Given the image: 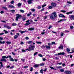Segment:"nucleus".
<instances>
[{
	"mask_svg": "<svg viewBox=\"0 0 74 74\" xmlns=\"http://www.w3.org/2000/svg\"><path fill=\"white\" fill-rule=\"evenodd\" d=\"M35 48V46L34 45H30L29 46L28 49H26V51H31L33 50Z\"/></svg>",
	"mask_w": 74,
	"mask_h": 74,
	"instance_id": "nucleus-1",
	"label": "nucleus"
},
{
	"mask_svg": "<svg viewBox=\"0 0 74 74\" xmlns=\"http://www.w3.org/2000/svg\"><path fill=\"white\" fill-rule=\"evenodd\" d=\"M53 15L50 16V18L51 19H54V18H56L57 15H56V13L55 12H54L52 13Z\"/></svg>",
	"mask_w": 74,
	"mask_h": 74,
	"instance_id": "nucleus-2",
	"label": "nucleus"
},
{
	"mask_svg": "<svg viewBox=\"0 0 74 74\" xmlns=\"http://www.w3.org/2000/svg\"><path fill=\"white\" fill-rule=\"evenodd\" d=\"M2 59L1 60V62H7V60L5 59L6 58V56H2Z\"/></svg>",
	"mask_w": 74,
	"mask_h": 74,
	"instance_id": "nucleus-3",
	"label": "nucleus"
},
{
	"mask_svg": "<svg viewBox=\"0 0 74 74\" xmlns=\"http://www.w3.org/2000/svg\"><path fill=\"white\" fill-rule=\"evenodd\" d=\"M16 16H17L16 17V21H18V19L20 17H21V15H20L19 14H16Z\"/></svg>",
	"mask_w": 74,
	"mask_h": 74,
	"instance_id": "nucleus-4",
	"label": "nucleus"
},
{
	"mask_svg": "<svg viewBox=\"0 0 74 74\" xmlns=\"http://www.w3.org/2000/svg\"><path fill=\"white\" fill-rule=\"evenodd\" d=\"M51 5L52 7H55L56 6L57 4L55 3L52 2L51 3Z\"/></svg>",
	"mask_w": 74,
	"mask_h": 74,
	"instance_id": "nucleus-5",
	"label": "nucleus"
},
{
	"mask_svg": "<svg viewBox=\"0 0 74 74\" xmlns=\"http://www.w3.org/2000/svg\"><path fill=\"white\" fill-rule=\"evenodd\" d=\"M64 73L66 74H71V72L68 71H64Z\"/></svg>",
	"mask_w": 74,
	"mask_h": 74,
	"instance_id": "nucleus-6",
	"label": "nucleus"
},
{
	"mask_svg": "<svg viewBox=\"0 0 74 74\" xmlns=\"http://www.w3.org/2000/svg\"><path fill=\"white\" fill-rule=\"evenodd\" d=\"M9 58H10V61H12V62H14V60L12 58H11V56H9Z\"/></svg>",
	"mask_w": 74,
	"mask_h": 74,
	"instance_id": "nucleus-7",
	"label": "nucleus"
},
{
	"mask_svg": "<svg viewBox=\"0 0 74 74\" xmlns=\"http://www.w3.org/2000/svg\"><path fill=\"white\" fill-rule=\"evenodd\" d=\"M59 49H63V45H60L58 48Z\"/></svg>",
	"mask_w": 74,
	"mask_h": 74,
	"instance_id": "nucleus-8",
	"label": "nucleus"
},
{
	"mask_svg": "<svg viewBox=\"0 0 74 74\" xmlns=\"http://www.w3.org/2000/svg\"><path fill=\"white\" fill-rule=\"evenodd\" d=\"M19 32H20L22 34H23V33H25V32H27V31H26V30H25V31H20Z\"/></svg>",
	"mask_w": 74,
	"mask_h": 74,
	"instance_id": "nucleus-9",
	"label": "nucleus"
},
{
	"mask_svg": "<svg viewBox=\"0 0 74 74\" xmlns=\"http://www.w3.org/2000/svg\"><path fill=\"white\" fill-rule=\"evenodd\" d=\"M32 1H33V0H29L28 1L27 3L28 4H30L32 3Z\"/></svg>",
	"mask_w": 74,
	"mask_h": 74,
	"instance_id": "nucleus-10",
	"label": "nucleus"
},
{
	"mask_svg": "<svg viewBox=\"0 0 74 74\" xmlns=\"http://www.w3.org/2000/svg\"><path fill=\"white\" fill-rule=\"evenodd\" d=\"M59 17H63V18H65V17H66L65 16L63 15V14H61L59 15Z\"/></svg>",
	"mask_w": 74,
	"mask_h": 74,
	"instance_id": "nucleus-11",
	"label": "nucleus"
},
{
	"mask_svg": "<svg viewBox=\"0 0 74 74\" xmlns=\"http://www.w3.org/2000/svg\"><path fill=\"white\" fill-rule=\"evenodd\" d=\"M8 8H15V7L13 5H9L8 7Z\"/></svg>",
	"mask_w": 74,
	"mask_h": 74,
	"instance_id": "nucleus-12",
	"label": "nucleus"
},
{
	"mask_svg": "<svg viewBox=\"0 0 74 74\" xmlns=\"http://www.w3.org/2000/svg\"><path fill=\"white\" fill-rule=\"evenodd\" d=\"M64 54H65L64 52H62V53H58V54L59 55H64Z\"/></svg>",
	"mask_w": 74,
	"mask_h": 74,
	"instance_id": "nucleus-13",
	"label": "nucleus"
},
{
	"mask_svg": "<svg viewBox=\"0 0 74 74\" xmlns=\"http://www.w3.org/2000/svg\"><path fill=\"white\" fill-rule=\"evenodd\" d=\"M21 5H22V4L21 3H19L18 4V5H17L18 7L19 8H21Z\"/></svg>",
	"mask_w": 74,
	"mask_h": 74,
	"instance_id": "nucleus-14",
	"label": "nucleus"
},
{
	"mask_svg": "<svg viewBox=\"0 0 74 74\" xmlns=\"http://www.w3.org/2000/svg\"><path fill=\"white\" fill-rule=\"evenodd\" d=\"M34 30V28H29L28 29V30H29L30 31Z\"/></svg>",
	"mask_w": 74,
	"mask_h": 74,
	"instance_id": "nucleus-15",
	"label": "nucleus"
},
{
	"mask_svg": "<svg viewBox=\"0 0 74 74\" xmlns=\"http://www.w3.org/2000/svg\"><path fill=\"white\" fill-rule=\"evenodd\" d=\"M71 20L73 19L74 20V16H71L70 18Z\"/></svg>",
	"mask_w": 74,
	"mask_h": 74,
	"instance_id": "nucleus-16",
	"label": "nucleus"
},
{
	"mask_svg": "<svg viewBox=\"0 0 74 74\" xmlns=\"http://www.w3.org/2000/svg\"><path fill=\"white\" fill-rule=\"evenodd\" d=\"M46 48L47 49H50L51 48V46L46 45Z\"/></svg>",
	"mask_w": 74,
	"mask_h": 74,
	"instance_id": "nucleus-17",
	"label": "nucleus"
},
{
	"mask_svg": "<svg viewBox=\"0 0 74 74\" xmlns=\"http://www.w3.org/2000/svg\"><path fill=\"white\" fill-rule=\"evenodd\" d=\"M18 36L16 35H15L14 37V39H16V38H18Z\"/></svg>",
	"mask_w": 74,
	"mask_h": 74,
	"instance_id": "nucleus-18",
	"label": "nucleus"
},
{
	"mask_svg": "<svg viewBox=\"0 0 74 74\" xmlns=\"http://www.w3.org/2000/svg\"><path fill=\"white\" fill-rule=\"evenodd\" d=\"M0 63L1 64L0 67L1 68V67H3V63L1 62H0Z\"/></svg>",
	"mask_w": 74,
	"mask_h": 74,
	"instance_id": "nucleus-19",
	"label": "nucleus"
},
{
	"mask_svg": "<svg viewBox=\"0 0 74 74\" xmlns=\"http://www.w3.org/2000/svg\"><path fill=\"white\" fill-rule=\"evenodd\" d=\"M66 21V20L64 19H62L60 20V21H58V23H59L60 22H62V21Z\"/></svg>",
	"mask_w": 74,
	"mask_h": 74,
	"instance_id": "nucleus-20",
	"label": "nucleus"
},
{
	"mask_svg": "<svg viewBox=\"0 0 74 74\" xmlns=\"http://www.w3.org/2000/svg\"><path fill=\"white\" fill-rule=\"evenodd\" d=\"M73 11H71L69 12L66 13V14L67 15H69V14H72V13H73Z\"/></svg>",
	"mask_w": 74,
	"mask_h": 74,
	"instance_id": "nucleus-21",
	"label": "nucleus"
},
{
	"mask_svg": "<svg viewBox=\"0 0 74 74\" xmlns=\"http://www.w3.org/2000/svg\"><path fill=\"white\" fill-rule=\"evenodd\" d=\"M27 43H28V44H32V41H28L27 42Z\"/></svg>",
	"mask_w": 74,
	"mask_h": 74,
	"instance_id": "nucleus-22",
	"label": "nucleus"
},
{
	"mask_svg": "<svg viewBox=\"0 0 74 74\" xmlns=\"http://www.w3.org/2000/svg\"><path fill=\"white\" fill-rule=\"evenodd\" d=\"M15 10H10V12H12V14H14L15 13Z\"/></svg>",
	"mask_w": 74,
	"mask_h": 74,
	"instance_id": "nucleus-23",
	"label": "nucleus"
},
{
	"mask_svg": "<svg viewBox=\"0 0 74 74\" xmlns=\"http://www.w3.org/2000/svg\"><path fill=\"white\" fill-rule=\"evenodd\" d=\"M66 50H67V52H68V53H69V52H70V49H69L68 48H67L66 49Z\"/></svg>",
	"mask_w": 74,
	"mask_h": 74,
	"instance_id": "nucleus-24",
	"label": "nucleus"
},
{
	"mask_svg": "<svg viewBox=\"0 0 74 74\" xmlns=\"http://www.w3.org/2000/svg\"><path fill=\"white\" fill-rule=\"evenodd\" d=\"M60 72H61V73H63V72H64V70L63 69H61L60 70Z\"/></svg>",
	"mask_w": 74,
	"mask_h": 74,
	"instance_id": "nucleus-25",
	"label": "nucleus"
},
{
	"mask_svg": "<svg viewBox=\"0 0 74 74\" xmlns=\"http://www.w3.org/2000/svg\"><path fill=\"white\" fill-rule=\"evenodd\" d=\"M4 43H5V42L4 41H3L2 42L0 40V44H4Z\"/></svg>",
	"mask_w": 74,
	"mask_h": 74,
	"instance_id": "nucleus-26",
	"label": "nucleus"
},
{
	"mask_svg": "<svg viewBox=\"0 0 74 74\" xmlns=\"http://www.w3.org/2000/svg\"><path fill=\"white\" fill-rule=\"evenodd\" d=\"M31 14H32V12H29V14L28 13V14H27V16H30V15H31Z\"/></svg>",
	"mask_w": 74,
	"mask_h": 74,
	"instance_id": "nucleus-27",
	"label": "nucleus"
},
{
	"mask_svg": "<svg viewBox=\"0 0 74 74\" xmlns=\"http://www.w3.org/2000/svg\"><path fill=\"white\" fill-rule=\"evenodd\" d=\"M8 29H11V27L10 26H7V28Z\"/></svg>",
	"mask_w": 74,
	"mask_h": 74,
	"instance_id": "nucleus-28",
	"label": "nucleus"
},
{
	"mask_svg": "<svg viewBox=\"0 0 74 74\" xmlns=\"http://www.w3.org/2000/svg\"><path fill=\"white\" fill-rule=\"evenodd\" d=\"M39 65V64H36L34 66V67H38Z\"/></svg>",
	"mask_w": 74,
	"mask_h": 74,
	"instance_id": "nucleus-29",
	"label": "nucleus"
},
{
	"mask_svg": "<svg viewBox=\"0 0 74 74\" xmlns=\"http://www.w3.org/2000/svg\"><path fill=\"white\" fill-rule=\"evenodd\" d=\"M50 68V69H52V70H56V69H54V68H53V67H52V66H50L49 67Z\"/></svg>",
	"mask_w": 74,
	"mask_h": 74,
	"instance_id": "nucleus-30",
	"label": "nucleus"
},
{
	"mask_svg": "<svg viewBox=\"0 0 74 74\" xmlns=\"http://www.w3.org/2000/svg\"><path fill=\"white\" fill-rule=\"evenodd\" d=\"M43 70L42 69H41L40 71V73H41L42 74H43Z\"/></svg>",
	"mask_w": 74,
	"mask_h": 74,
	"instance_id": "nucleus-31",
	"label": "nucleus"
},
{
	"mask_svg": "<svg viewBox=\"0 0 74 74\" xmlns=\"http://www.w3.org/2000/svg\"><path fill=\"white\" fill-rule=\"evenodd\" d=\"M48 8H49V9H52V6H49L48 7Z\"/></svg>",
	"mask_w": 74,
	"mask_h": 74,
	"instance_id": "nucleus-32",
	"label": "nucleus"
},
{
	"mask_svg": "<svg viewBox=\"0 0 74 74\" xmlns=\"http://www.w3.org/2000/svg\"><path fill=\"white\" fill-rule=\"evenodd\" d=\"M12 26H16V24L15 23H13L12 24Z\"/></svg>",
	"mask_w": 74,
	"mask_h": 74,
	"instance_id": "nucleus-33",
	"label": "nucleus"
},
{
	"mask_svg": "<svg viewBox=\"0 0 74 74\" xmlns=\"http://www.w3.org/2000/svg\"><path fill=\"white\" fill-rule=\"evenodd\" d=\"M44 64L43 63H42L40 64V66H44Z\"/></svg>",
	"mask_w": 74,
	"mask_h": 74,
	"instance_id": "nucleus-34",
	"label": "nucleus"
},
{
	"mask_svg": "<svg viewBox=\"0 0 74 74\" xmlns=\"http://www.w3.org/2000/svg\"><path fill=\"white\" fill-rule=\"evenodd\" d=\"M22 19L23 20V21H25L26 20V18L23 17L22 18Z\"/></svg>",
	"mask_w": 74,
	"mask_h": 74,
	"instance_id": "nucleus-35",
	"label": "nucleus"
},
{
	"mask_svg": "<svg viewBox=\"0 0 74 74\" xmlns=\"http://www.w3.org/2000/svg\"><path fill=\"white\" fill-rule=\"evenodd\" d=\"M2 8L6 10H7V7H3Z\"/></svg>",
	"mask_w": 74,
	"mask_h": 74,
	"instance_id": "nucleus-36",
	"label": "nucleus"
},
{
	"mask_svg": "<svg viewBox=\"0 0 74 74\" xmlns=\"http://www.w3.org/2000/svg\"><path fill=\"white\" fill-rule=\"evenodd\" d=\"M31 11H32L33 12H34L35 11V9H32L30 10Z\"/></svg>",
	"mask_w": 74,
	"mask_h": 74,
	"instance_id": "nucleus-37",
	"label": "nucleus"
},
{
	"mask_svg": "<svg viewBox=\"0 0 74 74\" xmlns=\"http://www.w3.org/2000/svg\"><path fill=\"white\" fill-rule=\"evenodd\" d=\"M20 12H22V13H24V12H25V11H24V10H20Z\"/></svg>",
	"mask_w": 74,
	"mask_h": 74,
	"instance_id": "nucleus-38",
	"label": "nucleus"
},
{
	"mask_svg": "<svg viewBox=\"0 0 74 74\" xmlns=\"http://www.w3.org/2000/svg\"><path fill=\"white\" fill-rule=\"evenodd\" d=\"M3 32H5V34H7V33H8V31L5 30H4Z\"/></svg>",
	"mask_w": 74,
	"mask_h": 74,
	"instance_id": "nucleus-39",
	"label": "nucleus"
},
{
	"mask_svg": "<svg viewBox=\"0 0 74 74\" xmlns=\"http://www.w3.org/2000/svg\"><path fill=\"white\" fill-rule=\"evenodd\" d=\"M24 25H25V26H29V24L27 23H26L24 24Z\"/></svg>",
	"mask_w": 74,
	"mask_h": 74,
	"instance_id": "nucleus-40",
	"label": "nucleus"
},
{
	"mask_svg": "<svg viewBox=\"0 0 74 74\" xmlns=\"http://www.w3.org/2000/svg\"><path fill=\"white\" fill-rule=\"evenodd\" d=\"M61 12H63V13H65V12H66V11L65 10H61Z\"/></svg>",
	"mask_w": 74,
	"mask_h": 74,
	"instance_id": "nucleus-41",
	"label": "nucleus"
},
{
	"mask_svg": "<svg viewBox=\"0 0 74 74\" xmlns=\"http://www.w3.org/2000/svg\"><path fill=\"white\" fill-rule=\"evenodd\" d=\"M56 43L55 42H51V45H52L53 44H56Z\"/></svg>",
	"mask_w": 74,
	"mask_h": 74,
	"instance_id": "nucleus-42",
	"label": "nucleus"
},
{
	"mask_svg": "<svg viewBox=\"0 0 74 74\" xmlns=\"http://www.w3.org/2000/svg\"><path fill=\"white\" fill-rule=\"evenodd\" d=\"M37 53H38V52H36V53H34V56H36V55H37Z\"/></svg>",
	"mask_w": 74,
	"mask_h": 74,
	"instance_id": "nucleus-43",
	"label": "nucleus"
},
{
	"mask_svg": "<svg viewBox=\"0 0 74 74\" xmlns=\"http://www.w3.org/2000/svg\"><path fill=\"white\" fill-rule=\"evenodd\" d=\"M55 58L56 59V60H59V58L58 57H55Z\"/></svg>",
	"mask_w": 74,
	"mask_h": 74,
	"instance_id": "nucleus-44",
	"label": "nucleus"
},
{
	"mask_svg": "<svg viewBox=\"0 0 74 74\" xmlns=\"http://www.w3.org/2000/svg\"><path fill=\"white\" fill-rule=\"evenodd\" d=\"M41 8V7L40 6H39L37 7V8L38 9H40Z\"/></svg>",
	"mask_w": 74,
	"mask_h": 74,
	"instance_id": "nucleus-45",
	"label": "nucleus"
},
{
	"mask_svg": "<svg viewBox=\"0 0 74 74\" xmlns=\"http://www.w3.org/2000/svg\"><path fill=\"white\" fill-rule=\"evenodd\" d=\"M6 43L7 44H10L11 43V42H6Z\"/></svg>",
	"mask_w": 74,
	"mask_h": 74,
	"instance_id": "nucleus-46",
	"label": "nucleus"
},
{
	"mask_svg": "<svg viewBox=\"0 0 74 74\" xmlns=\"http://www.w3.org/2000/svg\"><path fill=\"white\" fill-rule=\"evenodd\" d=\"M33 67H31L30 69V71H33Z\"/></svg>",
	"mask_w": 74,
	"mask_h": 74,
	"instance_id": "nucleus-47",
	"label": "nucleus"
},
{
	"mask_svg": "<svg viewBox=\"0 0 74 74\" xmlns=\"http://www.w3.org/2000/svg\"><path fill=\"white\" fill-rule=\"evenodd\" d=\"M14 0H12L11 1V2H10V3L12 4H14Z\"/></svg>",
	"mask_w": 74,
	"mask_h": 74,
	"instance_id": "nucleus-48",
	"label": "nucleus"
},
{
	"mask_svg": "<svg viewBox=\"0 0 74 74\" xmlns=\"http://www.w3.org/2000/svg\"><path fill=\"white\" fill-rule=\"evenodd\" d=\"M36 42L37 44H41V42H38L37 41H36Z\"/></svg>",
	"mask_w": 74,
	"mask_h": 74,
	"instance_id": "nucleus-49",
	"label": "nucleus"
},
{
	"mask_svg": "<svg viewBox=\"0 0 74 74\" xmlns=\"http://www.w3.org/2000/svg\"><path fill=\"white\" fill-rule=\"evenodd\" d=\"M70 27L71 29H73L74 28V27L73 26H70Z\"/></svg>",
	"mask_w": 74,
	"mask_h": 74,
	"instance_id": "nucleus-50",
	"label": "nucleus"
},
{
	"mask_svg": "<svg viewBox=\"0 0 74 74\" xmlns=\"http://www.w3.org/2000/svg\"><path fill=\"white\" fill-rule=\"evenodd\" d=\"M45 6H46V4L42 5V8H44V7H45Z\"/></svg>",
	"mask_w": 74,
	"mask_h": 74,
	"instance_id": "nucleus-51",
	"label": "nucleus"
},
{
	"mask_svg": "<svg viewBox=\"0 0 74 74\" xmlns=\"http://www.w3.org/2000/svg\"><path fill=\"white\" fill-rule=\"evenodd\" d=\"M46 60V59L45 58H42L43 61H44V62H45V60Z\"/></svg>",
	"mask_w": 74,
	"mask_h": 74,
	"instance_id": "nucleus-52",
	"label": "nucleus"
},
{
	"mask_svg": "<svg viewBox=\"0 0 74 74\" xmlns=\"http://www.w3.org/2000/svg\"><path fill=\"white\" fill-rule=\"evenodd\" d=\"M67 3H68V4H71V2L70 1H67Z\"/></svg>",
	"mask_w": 74,
	"mask_h": 74,
	"instance_id": "nucleus-53",
	"label": "nucleus"
},
{
	"mask_svg": "<svg viewBox=\"0 0 74 74\" xmlns=\"http://www.w3.org/2000/svg\"><path fill=\"white\" fill-rule=\"evenodd\" d=\"M38 56H40V57H42V56H42V54H39V55H38Z\"/></svg>",
	"mask_w": 74,
	"mask_h": 74,
	"instance_id": "nucleus-54",
	"label": "nucleus"
},
{
	"mask_svg": "<svg viewBox=\"0 0 74 74\" xmlns=\"http://www.w3.org/2000/svg\"><path fill=\"white\" fill-rule=\"evenodd\" d=\"M47 69L46 68L44 70H43V71L44 72H45L46 71H47Z\"/></svg>",
	"mask_w": 74,
	"mask_h": 74,
	"instance_id": "nucleus-55",
	"label": "nucleus"
},
{
	"mask_svg": "<svg viewBox=\"0 0 74 74\" xmlns=\"http://www.w3.org/2000/svg\"><path fill=\"white\" fill-rule=\"evenodd\" d=\"M28 67V66H25L24 67V69H26V68H27Z\"/></svg>",
	"mask_w": 74,
	"mask_h": 74,
	"instance_id": "nucleus-56",
	"label": "nucleus"
},
{
	"mask_svg": "<svg viewBox=\"0 0 74 74\" xmlns=\"http://www.w3.org/2000/svg\"><path fill=\"white\" fill-rule=\"evenodd\" d=\"M0 13H1V14H3V13H4V11L3 10H2V11H1Z\"/></svg>",
	"mask_w": 74,
	"mask_h": 74,
	"instance_id": "nucleus-57",
	"label": "nucleus"
},
{
	"mask_svg": "<svg viewBox=\"0 0 74 74\" xmlns=\"http://www.w3.org/2000/svg\"><path fill=\"white\" fill-rule=\"evenodd\" d=\"M44 8H43L40 10V11H41V12H42V11H44Z\"/></svg>",
	"mask_w": 74,
	"mask_h": 74,
	"instance_id": "nucleus-58",
	"label": "nucleus"
},
{
	"mask_svg": "<svg viewBox=\"0 0 74 74\" xmlns=\"http://www.w3.org/2000/svg\"><path fill=\"white\" fill-rule=\"evenodd\" d=\"M63 34H64L63 33L61 34L60 35L61 37H63Z\"/></svg>",
	"mask_w": 74,
	"mask_h": 74,
	"instance_id": "nucleus-59",
	"label": "nucleus"
},
{
	"mask_svg": "<svg viewBox=\"0 0 74 74\" xmlns=\"http://www.w3.org/2000/svg\"><path fill=\"white\" fill-rule=\"evenodd\" d=\"M12 55H14V56L15 55V54L13 52H12Z\"/></svg>",
	"mask_w": 74,
	"mask_h": 74,
	"instance_id": "nucleus-60",
	"label": "nucleus"
},
{
	"mask_svg": "<svg viewBox=\"0 0 74 74\" xmlns=\"http://www.w3.org/2000/svg\"><path fill=\"white\" fill-rule=\"evenodd\" d=\"M48 16H47V15H46L45 18H44V19H47V18Z\"/></svg>",
	"mask_w": 74,
	"mask_h": 74,
	"instance_id": "nucleus-61",
	"label": "nucleus"
},
{
	"mask_svg": "<svg viewBox=\"0 0 74 74\" xmlns=\"http://www.w3.org/2000/svg\"><path fill=\"white\" fill-rule=\"evenodd\" d=\"M25 39L26 40H29V37H25Z\"/></svg>",
	"mask_w": 74,
	"mask_h": 74,
	"instance_id": "nucleus-62",
	"label": "nucleus"
},
{
	"mask_svg": "<svg viewBox=\"0 0 74 74\" xmlns=\"http://www.w3.org/2000/svg\"><path fill=\"white\" fill-rule=\"evenodd\" d=\"M24 44V43H23V42H21V45Z\"/></svg>",
	"mask_w": 74,
	"mask_h": 74,
	"instance_id": "nucleus-63",
	"label": "nucleus"
},
{
	"mask_svg": "<svg viewBox=\"0 0 74 74\" xmlns=\"http://www.w3.org/2000/svg\"><path fill=\"white\" fill-rule=\"evenodd\" d=\"M0 40H3V38L0 37Z\"/></svg>",
	"mask_w": 74,
	"mask_h": 74,
	"instance_id": "nucleus-64",
	"label": "nucleus"
}]
</instances>
